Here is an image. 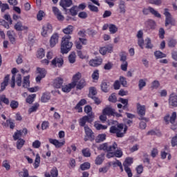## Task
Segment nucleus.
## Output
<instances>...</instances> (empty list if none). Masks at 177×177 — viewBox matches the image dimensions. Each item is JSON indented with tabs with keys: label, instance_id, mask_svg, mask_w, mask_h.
I'll list each match as a JSON object with an SVG mask.
<instances>
[{
	"label": "nucleus",
	"instance_id": "obj_1",
	"mask_svg": "<svg viewBox=\"0 0 177 177\" xmlns=\"http://www.w3.org/2000/svg\"><path fill=\"white\" fill-rule=\"evenodd\" d=\"M118 147V145H117V142H113L112 145L105 142L100 145L98 149L99 150H103L104 151L107 152V158H113V157L120 158V157H122V151L121 149L117 150Z\"/></svg>",
	"mask_w": 177,
	"mask_h": 177
},
{
	"label": "nucleus",
	"instance_id": "obj_2",
	"mask_svg": "<svg viewBox=\"0 0 177 177\" xmlns=\"http://www.w3.org/2000/svg\"><path fill=\"white\" fill-rule=\"evenodd\" d=\"M71 39V36L68 35L66 37H62V44H61V53H68L73 48V42L70 41Z\"/></svg>",
	"mask_w": 177,
	"mask_h": 177
},
{
	"label": "nucleus",
	"instance_id": "obj_3",
	"mask_svg": "<svg viewBox=\"0 0 177 177\" xmlns=\"http://www.w3.org/2000/svg\"><path fill=\"white\" fill-rule=\"evenodd\" d=\"M128 127L124 126L122 124H120L118 127L112 126L110 128L111 133H116L117 138H123L124 135L127 133Z\"/></svg>",
	"mask_w": 177,
	"mask_h": 177
},
{
	"label": "nucleus",
	"instance_id": "obj_4",
	"mask_svg": "<svg viewBox=\"0 0 177 177\" xmlns=\"http://www.w3.org/2000/svg\"><path fill=\"white\" fill-rule=\"evenodd\" d=\"M16 73H17V69L16 68H12V74H13V75L10 81L11 88H15V82H17L18 86H21V75H16Z\"/></svg>",
	"mask_w": 177,
	"mask_h": 177
},
{
	"label": "nucleus",
	"instance_id": "obj_5",
	"mask_svg": "<svg viewBox=\"0 0 177 177\" xmlns=\"http://www.w3.org/2000/svg\"><path fill=\"white\" fill-rule=\"evenodd\" d=\"M84 132L86 134V137L84 138V141L88 142V140H95V133L92 131L91 128L88 126H84Z\"/></svg>",
	"mask_w": 177,
	"mask_h": 177
},
{
	"label": "nucleus",
	"instance_id": "obj_6",
	"mask_svg": "<svg viewBox=\"0 0 177 177\" xmlns=\"http://www.w3.org/2000/svg\"><path fill=\"white\" fill-rule=\"evenodd\" d=\"M164 15L165 16V27H167V26H169L171 24V26H175V20L174 18H172V15H171V13L169 12L168 8L165 9Z\"/></svg>",
	"mask_w": 177,
	"mask_h": 177
},
{
	"label": "nucleus",
	"instance_id": "obj_7",
	"mask_svg": "<svg viewBox=\"0 0 177 177\" xmlns=\"http://www.w3.org/2000/svg\"><path fill=\"white\" fill-rule=\"evenodd\" d=\"M133 162V159L132 158H126L123 165L124 167V171L127 172L129 177H132V171L129 166Z\"/></svg>",
	"mask_w": 177,
	"mask_h": 177
},
{
	"label": "nucleus",
	"instance_id": "obj_8",
	"mask_svg": "<svg viewBox=\"0 0 177 177\" xmlns=\"http://www.w3.org/2000/svg\"><path fill=\"white\" fill-rule=\"evenodd\" d=\"M46 70L44 68H37V76L36 77V82L39 83L41 80L45 77H46Z\"/></svg>",
	"mask_w": 177,
	"mask_h": 177
},
{
	"label": "nucleus",
	"instance_id": "obj_9",
	"mask_svg": "<svg viewBox=\"0 0 177 177\" xmlns=\"http://www.w3.org/2000/svg\"><path fill=\"white\" fill-rule=\"evenodd\" d=\"M52 31H53V27L52 25L50 24H46L43 26L41 35L42 37H48L49 34H51Z\"/></svg>",
	"mask_w": 177,
	"mask_h": 177
},
{
	"label": "nucleus",
	"instance_id": "obj_10",
	"mask_svg": "<svg viewBox=\"0 0 177 177\" xmlns=\"http://www.w3.org/2000/svg\"><path fill=\"white\" fill-rule=\"evenodd\" d=\"M142 13L143 15H149V13H151V15H153L155 17H158V19L161 18V14L151 7H149L148 8H143Z\"/></svg>",
	"mask_w": 177,
	"mask_h": 177
},
{
	"label": "nucleus",
	"instance_id": "obj_11",
	"mask_svg": "<svg viewBox=\"0 0 177 177\" xmlns=\"http://www.w3.org/2000/svg\"><path fill=\"white\" fill-rule=\"evenodd\" d=\"M52 10L54 15L57 19V20H59V21H63L64 20V16H63L62 12L60 11V10H59V8H57V7L53 6L52 8Z\"/></svg>",
	"mask_w": 177,
	"mask_h": 177
},
{
	"label": "nucleus",
	"instance_id": "obj_12",
	"mask_svg": "<svg viewBox=\"0 0 177 177\" xmlns=\"http://www.w3.org/2000/svg\"><path fill=\"white\" fill-rule=\"evenodd\" d=\"M88 44V40L84 38L80 37L78 40H76L75 42V45L76 46V48H77L79 50H81L82 49V45H86Z\"/></svg>",
	"mask_w": 177,
	"mask_h": 177
},
{
	"label": "nucleus",
	"instance_id": "obj_13",
	"mask_svg": "<svg viewBox=\"0 0 177 177\" xmlns=\"http://www.w3.org/2000/svg\"><path fill=\"white\" fill-rule=\"evenodd\" d=\"M59 43V35L57 33H54L50 39V48H54L56 44Z\"/></svg>",
	"mask_w": 177,
	"mask_h": 177
},
{
	"label": "nucleus",
	"instance_id": "obj_14",
	"mask_svg": "<svg viewBox=\"0 0 177 177\" xmlns=\"http://www.w3.org/2000/svg\"><path fill=\"white\" fill-rule=\"evenodd\" d=\"M49 142L51 143V145H53L55 146L56 149H60V147H62V146H64L66 141L63 140L62 142H59V140L56 139L49 138Z\"/></svg>",
	"mask_w": 177,
	"mask_h": 177
},
{
	"label": "nucleus",
	"instance_id": "obj_15",
	"mask_svg": "<svg viewBox=\"0 0 177 177\" xmlns=\"http://www.w3.org/2000/svg\"><path fill=\"white\" fill-rule=\"evenodd\" d=\"M63 63H64V61L62 57H55L51 62V64L54 67H62V66H63Z\"/></svg>",
	"mask_w": 177,
	"mask_h": 177
},
{
	"label": "nucleus",
	"instance_id": "obj_16",
	"mask_svg": "<svg viewBox=\"0 0 177 177\" xmlns=\"http://www.w3.org/2000/svg\"><path fill=\"white\" fill-rule=\"evenodd\" d=\"M92 121H93V116H84L80 120V127H85L86 122H92Z\"/></svg>",
	"mask_w": 177,
	"mask_h": 177
},
{
	"label": "nucleus",
	"instance_id": "obj_17",
	"mask_svg": "<svg viewBox=\"0 0 177 177\" xmlns=\"http://www.w3.org/2000/svg\"><path fill=\"white\" fill-rule=\"evenodd\" d=\"M169 103L170 106H173V107H177V95L176 93H171L170 95Z\"/></svg>",
	"mask_w": 177,
	"mask_h": 177
},
{
	"label": "nucleus",
	"instance_id": "obj_18",
	"mask_svg": "<svg viewBox=\"0 0 177 177\" xmlns=\"http://www.w3.org/2000/svg\"><path fill=\"white\" fill-rule=\"evenodd\" d=\"M137 111L139 115L142 117L146 115V106L145 105H140V104H137Z\"/></svg>",
	"mask_w": 177,
	"mask_h": 177
},
{
	"label": "nucleus",
	"instance_id": "obj_19",
	"mask_svg": "<svg viewBox=\"0 0 177 177\" xmlns=\"http://www.w3.org/2000/svg\"><path fill=\"white\" fill-rule=\"evenodd\" d=\"M59 5L60 6H62V8H63V9H64V10H66L67 8H70V6L73 5V1L72 0H60Z\"/></svg>",
	"mask_w": 177,
	"mask_h": 177
},
{
	"label": "nucleus",
	"instance_id": "obj_20",
	"mask_svg": "<svg viewBox=\"0 0 177 177\" xmlns=\"http://www.w3.org/2000/svg\"><path fill=\"white\" fill-rule=\"evenodd\" d=\"M111 52H113V46H106L100 48V53L103 55H106V53H111Z\"/></svg>",
	"mask_w": 177,
	"mask_h": 177
},
{
	"label": "nucleus",
	"instance_id": "obj_21",
	"mask_svg": "<svg viewBox=\"0 0 177 177\" xmlns=\"http://www.w3.org/2000/svg\"><path fill=\"white\" fill-rule=\"evenodd\" d=\"M81 73L78 72L76 74H75L73 77L72 79V82L71 84H72L73 86H75V85H77V84H78V82L81 81Z\"/></svg>",
	"mask_w": 177,
	"mask_h": 177
},
{
	"label": "nucleus",
	"instance_id": "obj_22",
	"mask_svg": "<svg viewBox=\"0 0 177 177\" xmlns=\"http://www.w3.org/2000/svg\"><path fill=\"white\" fill-rule=\"evenodd\" d=\"M63 85V78L57 77L53 82V86L59 89V88H62Z\"/></svg>",
	"mask_w": 177,
	"mask_h": 177
},
{
	"label": "nucleus",
	"instance_id": "obj_23",
	"mask_svg": "<svg viewBox=\"0 0 177 177\" xmlns=\"http://www.w3.org/2000/svg\"><path fill=\"white\" fill-rule=\"evenodd\" d=\"M2 103H4V104H6L7 106L10 103L9 98L6 97V95H0V109H2Z\"/></svg>",
	"mask_w": 177,
	"mask_h": 177
},
{
	"label": "nucleus",
	"instance_id": "obj_24",
	"mask_svg": "<svg viewBox=\"0 0 177 177\" xmlns=\"http://www.w3.org/2000/svg\"><path fill=\"white\" fill-rule=\"evenodd\" d=\"M100 64H102V58H97L89 62V65L91 66V67H97V66H100Z\"/></svg>",
	"mask_w": 177,
	"mask_h": 177
},
{
	"label": "nucleus",
	"instance_id": "obj_25",
	"mask_svg": "<svg viewBox=\"0 0 177 177\" xmlns=\"http://www.w3.org/2000/svg\"><path fill=\"white\" fill-rule=\"evenodd\" d=\"M73 88H75V86H73L71 83H70L68 84L62 86V91L65 93H68V92H71Z\"/></svg>",
	"mask_w": 177,
	"mask_h": 177
},
{
	"label": "nucleus",
	"instance_id": "obj_26",
	"mask_svg": "<svg viewBox=\"0 0 177 177\" xmlns=\"http://www.w3.org/2000/svg\"><path fill=\"white\" fill-rule=\"evenodd\" d=\"M14 28L17 30V31H23L24 30H27L28 28L27 26H23V24H21V22L19 21L17 22Z\"/></svg>",
	"mask_w": 177,
	"mask_h": 177
},
{
	"label": "nucleus",
	"instance_id": "obj_27",
	"mask_svg": "<svg viewBox=\"0 0 177 177\" xmlns=\"http://www.w3.org/2000/svg\"><path fill=\"white\" fill-rule=\"evenodd\" d=\"M73 31H74V26L72 25H68L66 28L62 30L64 34L66 35H70V34H73Z\"/></svg>",
	"mask_w": 177,
	"mask_h": 177
},
{
	"label": "nucleus",
	"instance_id": "obj_28",
	"mask_svg": "<svg viewBox=\"0 0 177 177\" xmlns=\"http://www.w3.org/2000/svg\"><path fill=\"white\" fill-rule=\"evenodd\" d=\"M77 89H83L85 86H86V82H85V80H80L77 84L75 85Z\"/></svg>",
	"mask_w": 177,
	"mask_h": 177
},
{
	"label": "nucleus",
	"instance_id": "obj_29",
	"mask_svg": "<svg viewBox=\"0 0 177 177\" xmlns=\"http://www.w3.org/2000/svg\"><path fill=\"white\" fill-rule=\"evenodd\" d=\"M102 114H105V115H114V109L106 107L102 110Z\"/></svg>",
	"mask_w": 177,
	"mask_h": 177
},
{
	"label": "nucleus",
	"instance_id": "obj_30",
	"mask_svg": "<svg viewBox=\"0 0 177 177\" xmlns=\"http://www.w3.org/2000/svg\"><path fill=\"white\" fill-rule=\"evenodd\" d=\"M126 6H125V1H120L119 3V10L120 13H122L123 15L127 12Z\"/></svg>",
	"mask_w": 177,
	"mask_h": 177
},
{
	"label": "nucleus",
	"instance_id": "obj_31",
	"mask_svg": "<svg viewBox=\"0 0 177 177\" xmlns=\"http://www.w3.org/2000/svg\"><path fill=\"white\" fill-rule=\"evenodd\" d=\"M7 35L10 41V42H12V44H15V41H16V39H15V32L12 31V30H8L7 32Z\"/></svg>",
	"mask_w": 177,
	"mask_h": 177
},
{
	"label": "nucleus",
	"instance_id": "obj_32",
	"mask_svg": "<svg viewBox=\"0 0 177 177\" xmlns=\"http://www.w3.org/2000/svg\"><path fill=\"white\" fill-rule=\"evenodd\" d=\"M39 164H41V156H39V153H37L36 155L35 160L33 164V167H34L35 169H37V168H38V167H39Z\"/></svg>",
	"mask_w": 177,
	"mask_h": 177
},
{
	"label": "nucleus",
	"instance_id": "obj_33",
	"mask_svg": "<svg viewBox=\"0 0 177 177\" xmlns=\"http://www.w3.org/2000/svg\"><path fill=\"white\" fill-rule=\"evenodd\" d=\"M104 160V156L101 154L97 156L95 158V162L96 165H101V164L103 163V161Z\"/></svg>",
	"mask_w": 177,
	"mask_h": 177
},
{
	"label": "nucleus",
	"instance_id": "obj_34",
	"mask_svg": "<svg viewBox=\"0 0 177 177\" xmlns=\"http://www.w3.org/2000/svg\"><path fill=\"white\" fill-rule=\"evenodd\" d=\"M118 32V27L115 24H109V32L111 34H115Z\"/></svg>",
	"mask_w": 177,
	"mask_h": 177
},
{
	"label": "nucleus",
	"instance_id": "obj_35",
	"mask_svg": "<svg viewBox=\"0 0 177 177\" xmlns=\"http://www.w3.org/2000/svg\"><path fill=\"white\" fill-rule=\"evenodd\" d=\"M104 140H106V134H99L95 138V142L97 143H100L102 142H104Z\"/></svg>",
	"mask_w": 177,
	"mask_h": 177
},
{
	"label": "nucleus",
	"instance_id": "obj_36",
	"mask_svg": "<svg viewBox=\"0 0 177 177\" xmlns=\"http://www.w3.org/2000/svg\"><path fill=\"white\" fill-rule=\"evenodd\" d=\"M50 99V94L49 93H44L41 97V100L43 103H46V102H48V100Z\"/></svg>",
	"mask_w": 177,
	"mask_h": 177
},
{
	"label": "nucleus",
	"instance_id": "obj_37",
	"mask_svg": "<svg viewBox=\"0 0 177 177\" xmlns=\"http://www.w3.org/2000/svg\"><path fill=\"white\" fill-rule=\"evenodd\" d=\"M94 127L97 131L107 129V126L103 125L99 122H95Z\"/></svg>",
	"mask_w": 177,
	"mask_h": 177
},
{
	"label": "nucleus",
	"instance_id": "obj_38",
	"mask_svg": "<svg viewBox=\"0 0 177 177\" xmlns=\"http://www.w3.org/2000/svg\"><path fill=\"white\" fill-rule=\"evenodd\" d=\"M154 55L156 57V59H162L164 57H167V55L160 50L156 51L154 53Z\"/></svg>",
	"mask_w": 177,
	"mask_h": 177
},
{
	"label": "nucleus",
	"instance_id": "obj_39",
	"mask_svg": "<svg viewBox=\"0 0 177 177\" xmlns=\"http://www.w3.org/2000/svg\"><path fill=\"white\" fill-rule=\"evenodd\" d=\"M176 44H177L176 39L174 38L169 39L168 44H167L169 48H175L176 46Z\"/></svg>",
	"mask_w": 177,
	"mask_h": 177
},
{
	"label": "nucleus",
	"instance_id": "obj_40",
	"mask_svg": "<svg viewBox=\"0 0 177 177\" xmlns=\"http://www.w3.org/2000/svg\"><path fill=\"white\" fill-rule=\"evenodd\" d=\"M30 86V76H26L24 77L23 87L28 88Z\"/></svg>",
	"mask_w": 177,
	"mask_h": 177
},
{
	"label": "nucleus",
	"instance_id": "obj_41",
	"mask_svg": "<svg viewBox=\"0 0 177 177\" xmlns=\"http://www.w3.org/2000/svg\"><path fill=\"white\" fill-rule=\"evenodd\" d=\"M37 57L38 59H43V57H45V50L43 48H40L37 50Z\"/></svg>",
	"mask_w": 177,
	"mask_h": 177
},
{
	"label": "nucleus",
	"instance_id": "obj_42",
	"mask_svg": "<svg viewBox=\"0 0 177 177\" xmlns=\"http://www.w3.org/2000/svg\"><path fill=\"white\" fill-rule=\"evenodd\" d=\"M2 167L5 168L6 171H10V163L8 161V160L3 161Z\"/></svg>",
	"mask_w": 177,
	"mask_h": 177
},
{
	"label": "nucleus",
	"instance_id": "obj_43",
	"mask_svg": "<svg viewBox=\"0 0 177 177\" xmlns=\"http://www.w3.org/2000/svg\"><path fill=\"white\" fill-rule=\"evenodd\" d=\"M38 107H39V104L35 103L33 106H31V108L29 109L28 113L31 114V113H34L38 110Z\"/></svg>",
	"mask_w": 177,
	"mask_h": 177
},
{
	"label": "nucleus",
	"instance_id": "obj_44",
	"mask_svg": "<svg viewBox=\"0 0 177 177\" xmlns=\"http://www.w3.org/2000/svg\"><path fill=\"white\" fill-rule=\"evenodd\" d=\"M77 57V55H75V53H72L69 56H68V61L70 63L72 64L75 63V59Z\"/></svg>",
	"mask_w": 177,
	"mask_h": 177
},
{
	"label": "nucleus",
	"instance_id": "obj_45",
	"mask_svg": "<svg viewBox=\"0 0 177 177\" xmlns=\"http://www.w3.org/2000/svg\"><path fill=\"white\" fill-rule=\"evenodd\" d=\"M101 89L103 92H109V84L106 82H102L101 84Z\"/></svg>",
	"mask_w": 177,
	"mask_h": 177
},
{
	"label": "nucleus",
	"instance_id": "obj_46",
	"mask_svg": "<svg viewBox=\"0 0 177 177\" xmlns=\"http://www.w3.org/2000/svg\"><path fill=\"white\" fill-rule=\"evenodd\" d=\"M24 143H26V141L23 139H19L17 142V148L18 150H20L23 146H24Z\"/></svg>",
	"mask_w": 177,
	"mask_h": 177
},
{
	"label": "nucleus",
	"instance_id": "obj_47",
	"mask_svg": "<svg viewBox=\"0 0 177 177\" xmlns=\"http://www.w3.org/2000/svg\"><path fill=\"white\" fill-rule=\"evenodd\" d=\"M35 97H37L36 94H32V95L28 96V97L26 98V102L29 103V104H31V103H32L34 102V99Z\"/></svg>",
	"mask_w": 177,
	"mask_h": 177
},
{
	"label": "nucleus",
	"instance_id": "obj_48",
	"mask_svg": "<svg viewBox=\"0 0 177 177\" xmlns=\"http://www.w3.org/2000/svg\"><path fill=\"white\" fill-rule=\"evenodd\" d=\"M90 168H91L90 162H84L80 165V169H82V171H85L86 169H89Z\"/></svg>",
	"mask_w": 177,
	"mask_h": 177
},
{
	"label": "nucleus",
	"instance_id": "obj_49",
	"mask_svg": "<svg viewBox=\"0 0 177 177\" xmlns=\"http://www.w3.org/2000/svg\"><path fill=\"white\" fill-rule=\"evenodd\" d=\"M147 24H148V26H149V28H151V30H154V28H156V21H154V20L149 19V20H148Z\"/></svg>",
	"mask_w": 177,
	"mask_h": 177
},
{
	"label": "nucleus",
	"instance_id": "obj_50",
	"mask_svg": "<svg viewBox=\"0 0 177 177\" xmlns=\"http://www.w3.org/2000/svg\"><path fill=\"white\" fill-rule=\"evenodd\" d=\"M146 42V48L147 49H152L153 48V44H151V39L149 37H147L145 39Z\"/></svg>",
	"mask_w": 177,
	"mask_h": 177
},
{
	"label": "nucleus",
	"instance_id": "obj_51",
	"mask_svg": "<svg viewBox=\"0 0 177 177\" xmlns=\"http://www.w3.org/2000/svg\"><path fill=\"white\" fill-rule=\"evenodd\" d=\"M19 177H30L28 174V170L26 169H24L22 171H20L19 173Z\"/></svg>",
	"mask_w": 177,
	"mask_h": 177
},
{
	"label": "nucleus",
	"instance_id": "obj_52",
	"mask_svg": "<svg viewBox=\"0 0 177 177\" xmlns=\"http://www.w3.org/2000/svg\"><path fill=\"white\" fill-rule=\"evenodd\" d=\"M145 86H146V81H145V80L143 79H140L138 82V88L140 91H142V89H143V88H145Z\"/></svg>",
	"mask_w": 177,
	"mask_h": 177
},
{
	"label": "nucleus",
	"instance_id": "obj_53",
	"mask_svg": "<svg viewBox=\"0 0 177 177\" xmlns=\"http://www.w3.org/2000/svg\"><path fill=\"white\" fill-rule=\"evenodd\" d=\"M50 175L52 177H57L59 176V171H57V168L53 167L50 170Z\"/></svg>",
	"mask_w": 177,
	"mask_h": 177
},
{
	"label": "nucleus",
	"instance_id": "obj_54",
	"mask_svg": "<svg viewBox=\"0 0 177 177\" xmlns=\"http://www.w3.org/2000/svg\"><path fill=\"white\" fill-rule=\"evenodd\" d=\"M159 86H160V82H158V80H154L153 82H152L151 85V88L152 89H158Z\"/></svg>",
	"mask_w": 177,
	"mask_h": 177
},
{
	"label": "nucleus",
	"instance_id": "obj_55",
	"mask_svg": "<svg viewBox=\"0 0 177 177\" xmlns=\"http://www.w3.org/2000/svg\"><path fill=\"white\" fill-rule=\"evenodd\" d=\"M78 10V6H75L70 9V12L72 16H76Z\"/></svg>",
	"mask_w": 177,
	"mask_h": 177
},
{
	"label": "nucleus",
	"instance_id": "obj_56",
	"mask_svg": "<svg viewBox=\"0 0 177 177\" xmlns=\"http://www.w3.org/2000/svg\"><path fill=\"white\" fill-rule=\"evenodd\" d=\"M44 16H45V12L42 10H39V12L37 15V19L39 21H41L42 20Z\"/></svg>",
	"mask_w": 177,
	"mask_h": 177
},
{
	"label": "nucleus",
	"instance_id": "obj_57",
	"mask_svg": "<svg viewBox=\"0 0 177 177\" xmlns=\"http://www.w3.org/2000/svg\"><path fill=\"white\" fill-rule=\"evenodd\" d=\"M97 93V91H96V88L95 87L90 88L89 91V97H91L92 96H95Z\"/></svg>",
	"mask_w": 177,
	"mask_h": 177
},
{
	"label": "nucleus",
	"instance_id": "obj_58",
	"mask_svg": "<svg viewBox=\"0 0 177 177\" xmlns=\"http://www.w3.org/2000/svg\"><path fill=\"white\" fill-rule=\"evenodd\" d=\"M21 136H23L21 135V131H20V130H17V132H15V134L13 135V138L15 140H17V139H19V138H21Z\"/></svg>",
	"mask_w": 177,
	"mask_h": 177
},
{
	"label": "nucleus",
	"instance_id": "obj_59",
	"mask_svg": "<svg viewBox=\"0 0 177 177\" xmlns=\"http://www.w3.org/2000/svg\"><path fill=\"white\" fill-rule=\"evenodd\" d=\"M82 154L84 157H91V151L89 149H84L82 150Z\"/></svg>",
	"mask_w": 177,
	"mask_h": 177
},
{
	"label": "nucleus",
	"instance_id": "obj_60",
	"mask_svg": "<svg viewBox=\"0 0 177 177\" xmlns=\"http://www.w3.org/2000/svg\"><path fill=\"white\" fill-rule=\"evenodd\" d=\"M88 8L91 12H99V8L92 4H88Z\"/></svg>",
	"mask_w": 177,
	"mask_h": 177
},
{
	"label": "nucleus",
	"instance_id": "obj_61",
	"mask_svg": "<svg viewBox=\"0 0 177 177\" xmlns=\"http://www.w3.org/2000/svg\"><path fill=\"white\" fill-rule=\"evenodd\" d=\"M10 106L11 109H17V107H19V102L17 101L12 100L11 101Z\"/></svg>",
	"mask_w": 177,
	"mask_h": 177
},
{
	"label": "nucleus",
	"instance_id": "obj_62",
	"mask_svg": "<svg viewBox=\"0 0 177 177\" xmlns=\"http://www.w3.org/2000/svg\"><path fill=\"white\" fill-rule=\"evenodd\" d=\"M176 120V112H173L171 116L170 117V123L175 124V120Z\"/></svg>",
	"mask_w": 177,
	"mask_h": 177
},
{
	"label": "nucleus",
	"instance_id": "obj_63",
	"mask_svg": "<svg viewBox=\"0 0 177 177\" xmlns=\"http://www.w3.org/2000/svg\"><path fill=\"white\" fill-rule=\"evenodd\" d=\"M92 78L94 80H99V71H95L92 74Z\"/></svg>",
	"mask_w": 177,
	"mask_h": 177
},
{
	"label": "nucleus",
	"instance_id": "obj_64",
	"mask_svg": "<svg viewBox=\"0 0 177 177\" xmlns=\"http://www.w3.org/2000/svg\"><path fill=\"white\" fill-rule=\"evenodd\" d=\"M177 145V134L172 138L171 139V145L173 147H175Z\"/></svg>",
	"mask_w": 177,
	"mask_h": 177
}]
</instances>
